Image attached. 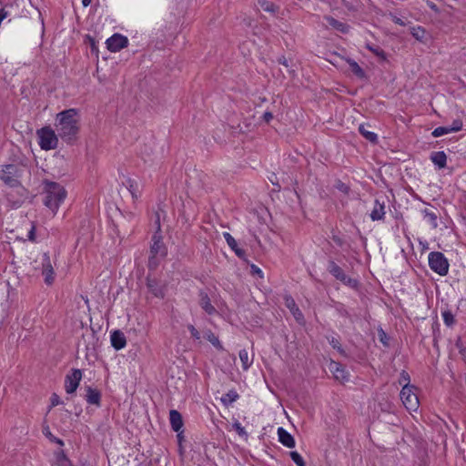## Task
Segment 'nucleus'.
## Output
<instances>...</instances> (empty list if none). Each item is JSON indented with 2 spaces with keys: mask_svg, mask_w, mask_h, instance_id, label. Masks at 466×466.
<instances>
[{
  "mask_svg": "<svg viewBox=\"0 0 466 466\" xmlns=\"http://www.w3.org/2000/svg\"><path fill=\"white\" fill-rule=\"evenodd\" d=\"M111 345L116 350H122L126 347L127 339L125 334L121 330H114L110 336Z\"/></svg>",
  "mask_w": 466,
  "mask_h": 466,
  "instance_id": "12",
  "label": "nucleus"
},
{
  "mask_svg": "<svg viewBox=\"0 0 466 466\" xmlns=\"http://www.w3.org/2000/svg\"><path fill=\"white\" fill-rule=\"evenodd\" d=\"M152 245L150 247V254L148 260L149 268H156L157 266V261L156 259L157 256L164 257L166 255V248L161 241V237L157 233L152 238Z\"/></svg>",
  "mask_w": 466,
  "mask_h": 466,
  "instance_id": "6",
  "label": "nucleus"
},
{
  "mask_svg": "<svg viewBox=\"0 0 466 466\" xmlns=\"http://www.w3.org/2000/svg\"><path fill=\"white\" fill-rule=\"evenodd\" d=\"M279 63L283 65L284 66L286 67H289V62H288V59L284 56L279 58Z\"/></svg>",
  "mask_w": 466,
  "mask_h": 466,
  "instance_id": "46",
  "label": "nucleus"
},
{
  "mask_svg": "<svg viewBox=\"0 0 466 466\" xmlns=\"http://www.w3.org/2000/svg\"><path fill=\"white\" fill-rule=\"evenodd\" d=\"M56 121L58 137L66 143L73 142L79 131L76 109L70 108L58 113Z\"/></svg>",
  "mask_w": 466,
  "mask_h": 466,
  "instance_id": "1",
  "label": "nucleus"
},
{
  "mask_svg": "<svg viewBox=\"0 0 466 466\" xmlns=\"http://www.w3.org/2000/svg\"><path fill=\"white\" fill-rule=\"evenodd\" d=\"M385 202L380 201V199H375L374 207L370 212V218L373 221L382 220L385 217Z\"/></svg>",
  "mask_w": 466,
  "mask_h": 466,
  "instance_id": "13",
  "label": "nucleus"
},
{
  "mask_svg": "<svg viewBox=\"0 0 466 466\" xmlns=\"http://www.w3.org/2000/svg\"><path fill=\"white\" fill-rule=\"evenodd\" d=\"M251 271H252L253 274H257L260 278H263L262 270L258 267H257L256 265H252L251 266Z\"/></svg>",
  "mask_w": 466,
  "mask_h": 466,
  "instance_id": "44",
  "label": "nucleus"
},
{
  "mask_svg": "<svg viewBox=\"0 0 466 466\" xmlns=\"http://www.w3.org/2000/svg\"><path fill=\"white\" fill-rule=\"evenodd\" d=\"M366 47L370 52H372L376 56H378L380 60L385 61L387 59L386 53L380 46L367 44Z\"/></svg>",
  "mask_w": 466,
  "mask_h": 466,
  "instance_id": "30",
  "label": "nucleus"
},
{
  "mask_svg": "<svg viewBox=\"0 0 466 466\" xmlns=\"http://www.w3.org/2000/svg\"><path fill=\"white\" fill-rule=\"evenodd\" d=\"M39 146L44 150L55 149L58 144V135L50 127H45L37 130Z\"/></svg>",
  "mask_w": 466,
  "mask_h": 466,
  "instance_id": "3",
  "label": "nucleus"
},
{
  "mask_svg": "<svg viewBox=\"0 0 466 466\" xmlns=\"http://www.w3.org/2000/svg\"><path fill=\"white\" fill-rule=\"evenodd\" d=\"M86 400L87 403L99 407L101 405V393L98 390L86 387Z\"/></svg>",
  "mask_w": 466,
  "mask_h": 466,
  "instance_id": "16",
  "label": "nucleus"
},
{
  "mask_svg": "<svg viewBox=\"0 0 466 466\" xmlns=\"http://www.w3.org/2000/svg\"><path fill=\"white\" fill-rule=\"evenodd\" d=\"M205 338L218 350H223V347L218 338L210 330L205 333Z\"/></svg>",
  "mask_w": 466,
  "mask_h": 466,
  "instance_id": "31",
  "label": "nucleus"
},
{
  "mask_svg": "<svg viewBox=\"0 0 466 466\" xmlns=\"http://www.w3.org/2000/svg\"><path fill=\"white\" fill-rule=\"evenodd\" d=\"M324 18L332 28L344 34L349 32L350 26L347 24H344L329 15H327Z\"/></svg>",
  "mask_w": 466,
  "mask_h": 466,
  "instance_id": "21",
  "label": "nucleus"
},
{
  "mask_svg": "<svg viewBox=\"0 0 466 466\" xmlns=\"http://www.w3.org/2000/svg\"><path fill=\"white\" fill-rule=\"evenodd\" d=\"M390 18L392 19V21L397 24V25H405L404 22L399 18L398 16H396L395 15L393 14H390Z\"/></svg>",
  "mask_w": 466,
  "mask_h": 466,
  "instance_id": "43",
  "label": "nucleus"
},
{
  "mask_svg": "<svg viewBox=\"0 0 466 466\" xmlns=\"http://www.w3.org/2000/svg\"><path fill=\"white\" fill-rule=\"evenodd\" d=\"M423 34L424 31L420 27H419L417 30H414V32L412 33L413 36L419 40L423 37Z\"/></svg>",
  "mask_w": 466,
  "mask_h": 466,
  "instance_id": "42",
  "label": "nucleus"
},
{
  "mask_svg": "<svg viewBox=\"0 0 466 466\" xmlns=\"http://www.w3.org/2000/svg\"><path fill=\"white\" fill-rule=\"evenodd\" d=\"M50 400H51V406L52 407H55L58 404H60V397L56 394V393H53L51 398H50Z\"/></svg>",
  "mask_w": 466,
  "mask_h": 466,
  "instance_id": "40",
  "label": "nucleus"
},
{
  "mask_svg": "<svg viewBox=\"0 0 466 466\" xmlns=\"http://www.w3.org/2000/svg\"><path fill=\"white\" fill-rule=\"evenodd\" d=\"M431 160L440 169L444 168L447 164V156L443 151H435L431 154Z\"/></svg>",
  "mask_w": 466,
  "mask_h": 466,
  "instance_id": "20",
  "label": "nucleus"
},
{
  "mask_svg": "<svg viewBox=\"0 0 466 466\" xmlns=\"http://www.w3.org/2000/svg\"><path fill=\"white\" fill-rule=\"evenodd\" d=\"M329 370L333 373L336 380L344 381L348 380V374L343 366L336 361H331L329 366Z\"/></svg>",
  "mask_w": 466,
  "mask_h": 466,
  "instance_id": "15",
  "label": "nucleus"
},
{
  "mask_svg": "<svg viewBox=\"0 0 466 466\" xmlns=\"http://www.w3.org/2000/svg\"><path fill=\"white\" fill-rule=\"evenodd\" d=\"M449 133H451V131L449 130V127H439L432 131V136L434 137H439Z\"/></svg>",
  "mask_w": 466,
  "mask_h": 466,
  "instance_id": "34",
  "label": "nucleus"
},
{
  "mask_svg": "<svg viewBox=\"0 0 466 466\" xmlns=\"http://www.w3.org/2000/svg\"><path fill=\"white\" fill-rule=\"evenodd\" d=\"M423 218L433 228L438 227V211L436 208H425L422 210Z\"/></svg>",
  "mask_w": 466,
  "mask_h": 466,
  "instance_id": "22",
  "label": "nucleus"
},
{
  "mask_svg": "<svg viewBox=\"0 0 466 466\" xmlns=\"http://www.w3.org/2000/svg\"><path fill=\"white\" fill-rule=\"evenodd\" d=\"M57 442L61 445L63 444V441L61 440H57Z\"/></svg>",
  "mask_w": 466,
  "mask_h": 466,
  "instance_id": "51",
  "label": "nucleus"
},
{
  "mask_svg": "<svg viewBox=\"0 0 466 466\" xmlns=\"http://www.w3.org/2000/svg\"><path fill=\"white\" fill-rule=\"evenodd\" d=\"M84 6H88L91 4V0H82Z\"/></svg>",
  "mask_w": 466,
  "mask_h": 466,
  "instance_id": "49",
  "label": "nucleus"
},
{
  "mask_svg": "<svg viewBox=\"0 0 466 466\" xmlns=\"http://www.w3.org/2000/svg\"><path fill=\"white\" fill-rule=\"evenodd\" d=\"M400 400L405 408L410 411H416L419 408V398L415 393V387L412 385H404L400 390Z\"/></svg>",
  "mask_w": 466,
  "mask_h": 466,
  "instance_id": "5",
  "label": "nucleus"
},
{
  "mask_svg": "<svg viewBox=\"0 0 466 466\" xmlns=\"http://www.w3.org/2000/svg\"><path fill=\"white\" fill-rule=\"evenodd\" d=\"M42 274L45 277V282L47 285H50L54 282V279H55L54 268H53L51 261H50V257L46 253H45L43 255Z\"/></svg>",
  "mask_w": 466,
  "mask_h": 466,
  "instance_id": "11",
  "label": "nucleus"
},
{
  "mask_svg": "<svg viewBox=\"0 0 466 466\" xmlns=\"http://www.w3.org/2000/svg\"><path fill=\"white\" fill-rule=\"evenodd\" d=\"M352 73L358 76L359 78H364L366 76V74L364 72V70L359 66V64L352 60V59H348L347 60Z\"/></svg>",
  "mask_w": 466,
  "mask_h": 466,
  "instance_id": "26",
  "label": "nucleus"
},
{
  "mask_svg": "<svg viewBox=\"0 0 466 466\" xmlns=\"http://www.w3.org/2000/svg\"><path fill=\"white\" fill-rule=\"evenodd\" d=\"M279 441L281 444L288 448L295 447V440L285 429L279 427L278 429Z\"/></svg>",
  "mask_w": 466,
  "mask_h": 466,
  "instance_id": "17",
  "label": "nucleus"
},
{
  "mask_svg": "<svg viewBox=\"0 0 466 466\" xmlns=\"http://www.w3.org/2000/svg\"><path fill=\"white\" fill-rule=\"evenodd\" d=\"M329 344L336 350H338L339 351H342L341 348H340V344L339 342V340L335 338H331V339L329 340Z\"/></svg>",
  "mask_w": 466,
  "mask_h": 466,
  "instance_id": "41",
  "label": "nucleus"
},
{
  "mask_svg": "<svg viewBox=\"0 0 466 466\" xmlns=\"http://www.w3.org/2000/svg\"><path fill=\"white\" fill-rule=\"evenodd\" d=\"M199 306L208 315H213L217 312L215 307L211 304L208 295L204 291L199 293Z\"/></svg>",
  "mask_w": 466,
  "mask_h": 466,
  "instance_id": "14",
  "label": "nucleus"
},
{
  "mask_svg": "<svg viewBox=\"0 0 466 466\" xmlns=\"http://www.w3.org/2000/svg\"><path fill=\"white\" fill-rule=\"evenodd\" d=\"M272 118H273V115H272V113H270V112H265V113L263 114V119H264L266 122H269Z\"/></svg>",
  "mask_w": 466,
  "mask_h": 466,
  "instance_id": "45",
  "label": "nucleus"
},
{
  "mask_svg": "<svg viewBox=\"0 0 466 466\" xmlns=\"http://www.w3.org/2000/svg\"><path fill=\"white\" fill-rule=\"evenodd\" d=\"M128 45L127 37L120 35L114 34L106 40V47L111 52H118L127 47Z\"/></svg>",
  "mask_w": 466,
  "mask_h": 466,
  "instance_id": "9",
  "label": "nucleus"
},
{
  "mask_svg": "<svg viewBox=\"0 0 466 466\" xmlns=\"http://www.w3.org/2000/svg\"><path fill=\"white\" fill-rule=\"evenodd\" d=\"M242 368L247 370L252 364L253 359H249L248 352L246 350H241L238 353Z\"/></svg>",
  "mask_w": 466,
  "mask_h": 466,
  "instance_id": "28",
  "label": "nucleus"
},
{
  "mask_svg": "<svg viewBox=\"0 0 466 466\" xmlns=\"http://www.w3.org/2000/svg\"><path fill=\"white\" fill-rule=\"evenodd\" d=\"M232 427L233 429L238 432V434L241 437H248V433L245 430V428L241 425L240 422H238V420H236L233 424H232Z\"/></svg>",
  "mask_w": 466,
  "mask_h": 466,
  "instance_id": "35",
  "label": "nucleus"
},
{
  "mask_svg": "<svg viewBox=\"0 0 466 466\" xmlns=\"http://www.w3.org/2000/svg\"><path fill=\"white\" fill-rule=\"evenodd\" d=\"M442 318H443L444 323L447 326L453 325V323L455 321L454 316H453V314L451 311H444V312H442Z\"/></svg>",
  "mask_w": 466,
  "mask_h": 466,
  "instance_id": "36",
  "label": "nucleus"
},
{
  "mask_svg": "<svg viewBox=\"0 0 466 466\" xmlns=\"http://www.w3.org/2000/svg\"><path fill=\"white\" fill-rule=\"evenodd\" d=\"M66 197V191L64 187L56 182H45V198L44 204L53 214H56L61 203Z\"/></svg>",
  "mask_w": 466,
  "mask_h": 466,
  "instance_id": "2",
  "label": "nucleus"
},
{
  "mask_svg": "<svg viewBox=\"0 0 466 466\" xmlns=\"http://www.w3.org/2000/svg\"><path fill=\"white\" fill-rule=\"evenodd\" d=\"M429 266L441 276H446L449 271V262L441 252L432 251L429 254Z\"/></svg>",
  "mask_w": 466,
  "mask_h": 466,
  "instance_id": "4",
  "label": "nucleus"
},
{
  "mask_svg": "<svg viewBox=\"0 0 466 466\" xmlns=\"http://www.w3.org/2000/svg\"><path fill=\"white\" fill-rule=\"evenodd\" d=\"M259 5L266 12L275 13L278 10V7L273 3L267 0H260Z\"/></svg>",
  "mask_w": 466,
  "mask_h": 466,
  "instance_id": "32",
  "label": "nucleus"
},
{
  "mask_svg": "<svg viewBox=\"0 0 466 466\" xmlns=\"http://www.w3.org/2000/svg\"><path fill=\"white\" fill-rule=\"evenodd\" d=\"M187 329H188L191 336L194 339H200V333L198 332V330L193 325H188Z\"/></svg>",
  "mask_w": 466,
  "mask_h": 466,
  "instance_id": "38",
  "label": "nucleus"
},
{
  "mask_svg": "<svg viewBox=\"0 0 466 466\" xmlns=\"http://www.w3.org/2000/svg\"><path fill=\"white\" fill-rule=\"evenodd\" d=\"M239 398V395L235 390H230L228 392L224 394L220 398V401L224 404V406L228 407L233 402H235Z\"/></svg>",
  "mask_w": 466,
  "mask_h": 466,
  "instance_id": "25",
  "label": "nucleus"
},
{
  "mask_svg": "<svg viewBox=\"0 0 466 466\" xmlns=\"http://www.w3.org/2000/svg\"><path fill=\"white\" fill-rule=\"evenodd\" d=\"M462 128V122L460 119H455L451 126L449 127V130L451 132H458Z\"/></svg>",
  "mask_w": 466,
  "mask_h": 466,
  "instance_id": "37",
  "label": "nucleus"
},
{
  "mask_svg": "<svg viewBox=\"0 0 466 466\" xmlns=\"http://www.w3.org/2000/svg\"><path fill=\"white\" fill-rule=\"evenodd\" d=\"M53 466H73L69 459L65 455L63 451L56 453V460Z\"/></svg>",
  "mask_w": 466,
  "mask_h": 466,
  "instance_id": "27",
  "label": "nucleus"
},
{
  "mask_svg": "<svg viewBox=\"0 0 466 466\" xmlns=\"http://www.w3.org/2000/svg\"><path fill=\"white\" fill-rule=\"evenodd\" d=\"M359 131L367 140H369L372 143H375L378 139L377 135L371 131H369L366 128L365 125H360Z\"/></svg>",
  "mask_w": 466,
  "mask_h": 466,
  "instance_id": "29",
  "label": "nucleus"
},
{
  "mask_svg": "<svg viewBox=\"0 0 466 466\" xmlns=\"http://www.w3.org/2000/svg\"><path fill=\"white\" fill-rule=\"evenodd\" d=\"M405 382V385H410V376L409 374L403 370L401 373H400V383H403Z\"/></svg>",
  "mask_w": 466,
  "mask_h": 466,
  "instance_id": "39",
  "label": "nucleus"
},
{
  "mask_svg": "<svg viewBox=\"0 0 466 466\" xmlns=\"http://www.w3.org/2000/svg\"><path fill=\"white\" fill-rule=\"evenodd\" d=\"M386 334L384 333L383 330H381V337H380V341L384 344V345H387V341H386Z\"/></svg>",
  "mask_w": 466,
  "mask_h": 466,
  "instance_id": "48",
  "label": "nucleus"
},
{
  "mask_svg": "<svg viewBox=\"0 0 466 466\" xmlns=\"http://www.w3.org/2000/svg\"><path fill=\"white\" fill-rule=\"evenodd\" d=\"M147 288L149 291L157 298L164 297L163 287L160 286L156 279H147Z\"/></svg>",
  "mask_w": 466,
  "mask_h": 466,
  "instance_id": "23",
  "label": "nucleus"
},
{
  "mask_svg": "<svg viewBox=\"0 0 466 466\" xmlns=\"http://www.w3.org/2000/svg\"><path fill=\"white\" fill-rule=\"evenodd\" d=\"M44 432H45V434H46V436L51 435L50 431H48V427H46V429H45Z\"/></svg>",
  "mask_w": 466,
  "mask_h": 466,
  "instance_id": "50",
  "label": "nucleus"
},
{
  "mask_svg": "<svg viewBox=\"0 0 466 466\" xmlns=\"http://www.w3.org/2000/svg\"><path fill=\"white\" fill-rule=\"evenodd\" d=\"M81 379L82 372L78 369L73 370L71 374L66 375L65 379V390L66 393H74L76 390Z\"/></svg>",
  "mask_w": 466,
  "mask_h": 466,
  "instance_id": "8",
  "label": "nucleus"
},
{
  "mask_svg": "<svg viewBox=\"0 0 466 466\" xmlns=\"http://www.w3.org/2000/svg\"><path fill=\"white\" fill-rule=\"evenodd\" d=\"M223 237H224L225 240L227 241L228 245L230 247V248L232 250H234L236 255L238 258H243L246 254L245 250L242 248H239L238 247V243H237L236 239L228 232H224Z\"/></svg>",
  "mask_w": 466,
  "mask_h": 466,
  "instance_id": "19",
  "label": "nucleus"
},
{
  "mask_svg": "<svg viewBox=\"0 0 466 466\" xmlns=\"http://www.w3.org/2000/svg\"><path fill=\"white\" fill-rule=\"evenodd\" d=\"M28 239L31 241L35 240V228L33 227L30 231L28 232Z\"/></svg>",
  "mask_w": 466,
  "mask_h": 466,
  "instance_id": "47",
  "label": "nucleus"
},
{
  "mask_svg": "<svg viewBox=\"0 0 466 466\" xmlns=\"http://www.w3.org/2000/svg\"><path fill=\"white\" fill-rule=\"evenodd\" d=\"M17 171L15 165H5L0 171V179L9 187H16L19 185Z\"/></svg>",
  "mask_w": 466,
  "mask_h": 466,
  "instance_id": "7",
  "label": "nucleus"
},
{
  "mask_svg": "<svg viewBox=\"0 0 466 466\" xmlns=\"http://www.w3.org/2000/svg\"><path fill=\"white\" fill-rule=\"evenodd\" d=\"M289 456L297 466H306V462L302 456L296 451H290Z\"/></svg>",
  "mask_w": 466,
  "mask_h": 466,
  "instance_id": "33",
  "label": "nucleus"
},
{
  "mask_svg": "<svg viewBox=\"0 0 466 466\" xmlns=\"http://www.w3.org/2000/svg\"><path fill=\"white\" fill-rule=\"evenodd\" d=\"M169 420L172 430L176 432H178L183 427L182 416L176 410H171L169 411Z\"/></svg>",
  "mask_w": 466,
  "mask_h": 466,
  "instance_id": "18",
  "label": "nucleus"
},
{
  "mask_svg": "<svg viewBox=\"0 0 466 466\" xmlns=\"http://www.w3.org/2000/svg\"><path fill=\"white\" fill-rule=\"evenodd\" d=\"M285 301H286V306L290 309V311L292 312L295 319L297 320L301 319L303 318V316H302V313L299 310V309L297 307L295 300L290 296H287L285 298Z\"/></svg>",
  "mask_w": 466,
  "mask_h": 466,
  "instance_id": "24",
  "label": "nucleus"
},
{
  "mask_svg": "<svg viewBox=\"0 0 466 466\" xmlns=\"http://www.w3.org/2000/svg\"><path fill=\"white\" fill-rule=\"evenodd\" d=\"M328 270L332 276H334L337 279L340 280L341 282L348 284L350 286H353L355 284V280L350 278H348L344 273L343 269L334 261L329 262Z\"/></svg>",
  "mask_w": 466,
  "mask_h": 466,
  "instance_id": "10",
  "label": "nucleus"
}]
</instances>
